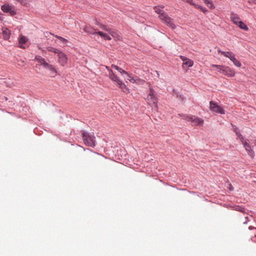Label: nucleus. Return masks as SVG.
Returning a JSON list of instances; mask_svg holds the SVG:
<instances>
[{
    "mask_svg": "<svg viewBox=\"0 0 256 256\" xmlns=\"http://www.w3.org/2000/svg\"><path fill=\"white\" fill-rule=\"evenodd\" d=\"M212 68H216L218 72L223 74L228 77H233L235 75V71L230 67L226 66L212 64Z\"/></svg>",
    "mask_w": 256,
    "mask_h": 256,
    "instance_id": "nucleus-1",
    "label": "nucleus"
},
{
    "mask_svg": "<svg viewBox=\"0 0 256 256\" xmlns=\"http://www.w3.org/2000/svg\"><path fill=\"white\" fill-rule=\"evenodd\" d=\"M82 136L84 142L86 145L92 147L95 146L96 140L93 134L82 132Z\"/></svg>",
    "mask_w": 256,
    "mask_h": 256,
    "instance_id": "nucleus-2",
    "label": "nucleus"
},
{
    "mask_svg": "<svg viewBox=\"0 0 256 256\" xmlns=\"http://www.w3.org/2000/svg\"><path fill=\"white\" fill-rule=\"evenodd\" d=\"M146 100L149 104L155 105V106L157 108L158 100L156 97V93L151 88H150V92L147 96Z\"/></svg>",
    "mask_w": 256,
    "mask_h": 256,
    "instance_id": "nucleus-3",
    "label": "nucleus"
},
{
    "mask_svg": "<svg viewBox=\"0 0 256 256\" xmlns=\"http://www.w3.org/2000/svg\"><path fill=\"white\" fill-rule=\"evenodd\" d=\"M160 19L172 29H174L176 28L174 20L168 16L166 14H162V15L160 16Z\"/></svg>",
    "mask_w": 256,
    "mask_h": 256,
    "instance_id": "nucleus-4",
    "label": "nucleus"
},
{
    "mask_svg": "<svg viewBox=\"0 0 256 256\" xmlns=\"http://www.w3.org/2000/svg\"><path fill=\"white\" fill-rule=\"evenodd\" d=\"M210 109L212 112L220 114H224L225 113L224 110L218 106L216 102L210 101Z\"/></svg>",
    "mask_w": 256,
    "mask_h": 256,
    "instance_id": "nucleus-5",
    "label": "nucleus"
},
{
    "mask_svg": "<svg viewBox=\"0 0 256 256\" xmlns=\"http://www.w3.org/2000/svg\"><path fill=\"white\" fill-rule=\"evenodd\" d=\"M58 62L62 66H66L68 62V58L65 54L60 51L58 54Z\"/></svg>",
    "mask_w": 256,
    "mask_h": 256,
    "instance_id": "nucleus-6",
    "label": "nucleus"
},
{
    "mask_svg": "<svg viewBox=\"0 0 256 256\" xmlns=\"http://www.w3.org/2000/svg\"><path fill=\"white\" fill-rule=\"evenodd\" d=\"M1 8L4 12H10L12 16H14L16 14L15 10L8 4L2 5Z\"/></svg>",
    "mask_w": 256,
    "mask_h": 256,
    "instance_id": "nucleus-7",
    "label": "nucleus"
},
{
    "mask_svg": "<svg viewBox=\"0 0 256 256\" xmlns=\"http://www.w3.org/2000/svg\"><path fill=\"white\" fill-rule=\"evenodd\" d=\"M180 58L183 61L182 67L184 68V66H188V67H192L193 66L194 62L192 60L186 58L184 56H180Z\"/></svg>",
    "mask_w": 256,
    "mask_h": 256,
    "instance_id": "nucleus-8",
    "label": "nucleus"
},
{
    "mask_svg": "<svg viewBox=\"0 0 256 256\" xmlns=\"http://www.w3.org/2000/svg\"><path fill=\"white\" fill-rule=\"evenodd\" d=\"M108 76L110 80L116 82L117 86L119 84L120 82H122V80H120L119 78L114 74L112 70H108Z\"/></svg>",
    "mask_w": 256,
    "mask_h": 256,
    "instance_id": "nucleus-9",
    "label": "nucleus"
},
{
    "mask_svg": "<svg viewBox=\"0 0 256 256\" xmlns=\"http://www.w3.org/2000/svg\"><path fill=\"white\" fill-rule=\"evenodd\" d=\"M230 18L233 23L236 26L242 21L238 14L234 13L230 14Z\"/></svg>",
    "mask_w": 256,
    "mask_h": 256,
    "instance_id": "nucleus-10",
    "label": "nucleus"
},
{
    "mask_svg": "<svg viewBox=\"0 0 256 256\" xmlns=\"http://www.w3.org/2000/svg\"><path fill=\"white\" fill-rule=\"evenodd\" d=\"M10 36V31L7 28H2V36L4 40H8Z\"/></svg>",
    "mask_w": 256,
    "mask_h": 256,
    "instance_id": "nucleus-11",
    "label": "nucleus"
},
{
    "mask_svg": "<svg viewBox=\"0 0 256 256\" xmlns=\"http://www.w3.org/2000/svg\"><path fill=\"white\" fill-rule=\"evenodd\" d=\"M84 30L90 34H96L97 32V30L90 26L86 25L84 28Z\"/></svg>",
    "mask_w": 256,
    "mask_h": 256,
    "instance_id": "nucleus-12",
    "label": "nucleus"
},
{
    "mask_svg": "<svg viewBox=\"0 0 256 256\" xmlns=\"http://www.w3.org/2000/svg\"><path fill=\"white\" fill-rule=\"evenodd\" d=\"M34 60L41 65H42L44 68H45L46 65L48 64L46 62L45 59L40 56H36L34 58Z\"/></svg>",
    "mask_w": 256,
    "mask_h": 256,
    "instance_id": "nucleus-13",
    "label": "nucleus"
},
{
    "mask_svg": "<svg viewBox=\"0 0 256 256\" xmlns=\"http://www.w3.org/2000/svg\"><path fill=\"white\" fill-rule=\"evenodd\" d=\"M196 126H202L204 124V120L201 118L193 116L192 121Z\"/></svg>",
    "mask_w": 256,
    "mask_h": 256,
    "instance_id": "nucleus-14",
    "label": "nucleus"
},
{
    "mask_svg": "<svg viewBox=\"0 0 256 256\" xmlns=\"http://www.w3.org/2000/svg\"><path fill=\"white\" fill-rule=\"evenodd\" d=\"M109 34L115 40H120L121 36L118 32L111 30Z\"/></svg>",
    "mask_w": 256,
    "mask_h": 256,
    "instance_id": "nucleus-15",
    "label": "nucleus"
},
{
    "mask_svg": "<svg viewBox=\"0 0 256 256\" xmlns=\"http://www.w3.org/2000/svg\"><path fill=\"white\" fill-rule=\"evenodd\" d=\"M118 86L122 90L124 93L128 94L130 92L129 89L126 85L122 81L119 83Z\"/></svg>",
    "mask_w": 256,
    "mask_h": 256,
    "instance_id": "nucleus-16",
    "label": "nucleus"
},
{
    "mask_svg": "<svg viewBox=\"0 0 256 256\" xmlns=\"http://www.w3.org/2000/svg\"><path fill=\"white\" fill-rule=\"evenodd\" d=\"M244 146V147L246 150L248 152V154L252 156L254 154V152L252 151V150L250 146L246 142H243Z\"/></svg>",
    "mask_w": 256,
    "mask_h": 256,
    "instance_id": "nucleus-17",
    "label": "nucleus"
},
{
    "mask_svg": "<svg viewBox=\"0 0 256 256\" xmlns=\"http://www.w3.org/2000/svg\"><path fill=\"white\" fill-rule=\"evenodd\" d=\"M218 53L220 54H221L224 56L229 58L230 59L232 56H234V54L230 52H224L221 50L220 49L218 50Z\"/></svg>",
    "mask_w": 256,
    "mask_h": 256,
    "instance_id": "nucleus-18",
    "label": "nucleus"
},
{
    "mask_svg": "<svg viewBox=\"0 0 256 256\" xmlns=\"http://www.w3.org/2000/svg\"><path fill=\"white\" fill-rule=\"evenodd\" d=\"M28 41V38L24 36H20L19 40V46L22 48H24L23 44H24Z\"/></svg>",
    "mask_w": 256,
    "mask_h": 256,
    "instance_id": "nucleus-19",
    "label": "nucleus"
},
{
    "mask_svg": "<svg viewBox=\"0 0 256 256\" xmlns=\"http://www.w3.org/2000/svg\"><path fill=\"white\" fill-rule=\"evenodd\" d=\"M96 34H98L106 40H110L112 39L110 35L102 32L97 31Z\"/></svg>",
    "mask_w": 256,
    "mask_h": 256,
    "instance_id": "nucleus-20",
    "label": "nucleus"
},
{
    "mask_svg": "<svg viewBox=\"0 0 256 256\" xmlns=\"http://www.w3.org/2000/svg\"><path fill=\"white\" fill-rule=\"evenodd\" d=\"M44 68H47L52 72V74H54V76L57 74V70L52 65L48 64L46 65V67Z\"/></svg>",
    "mask_w": 256,
    "mask_h": 256,
    "instance_id": "nucleus-21",
    "label": "nucleus"
},
{
    "mask_svg": "<svg viewBox=\"0 0 256 256\" xmlns=\"http://www.w3.org/2000/svg\"><path fill=\"white\" fill-rule=\"evenodd\" d=\"M160 8H164V6H154V10L156 13L159 14V18H160V16L162 15V14H166L164 10H162V9H160Z\"/></svg>",
    "mask_w": 256,
    "mask_h": 256,
    "instance_id": "nucleus-22",
    "label": "nucleus"
},
{
    "mask_svg": "<svg viewBox=\"0 0 256 256\" xmlns=\"http://www.w3.org/2000/svg\"><path fill=\"white\" fill-rule=\"evenodd\" d=\"M234 63V64L238 66V67H240L241 66V63L239 60H238L235 57L234 55L232 57V58L230 59Z\"/></svg>",
    "mask_w": 256,
    "mask_h": 256,
    "instance_id": "nucleus-23",
    "label": "nucleus"
},
{
    "mask_svg": "<svg viewBox=\"0 0 256 256\" xmlns=\"http://www.w3.org/2000/svg\"><path fill=\"white\" fill-rule=\"evenodd\" d=\"M128 76L127 80L132 83L137 82V80H139L137 76H136V77L132 76L130 74H129V76Z\"/></svg>",
    "mask_w": 256,
    "mask_h": 256,
    "instance_id": "nucleus-24",
    "label": "nucleus"
},
{
    "mask_svg": "<svg viewBox=\"0 0 256 256\" xmlns=\"http://www.w3.org/2000/svg\"><path fill=\"white\" fill-rule=\"evenodd\" d=\"M240 28L244 30H248V28L242 21H241L238 25Z\"/></svg>",
    "mask_w": 256,
    "mask_h": 256,
    "instance_id": "nucleus-25",
    "label": "nucleus"
},
{
    "mask_svg": "<svg viewBox=\"0 0 256 256\" xmlns=\"http://www.w3.org/2000/svg\"><path fill=\"white\" fill-rule=\"evenodd\" d=\"M98 25L100 26V28L105 30V31H106V32H108V33H110V31L112 30L108 26H106V25H104V24H98Z\"/></svg>",
    "mask_w": 256,
    "mask_h": 256,
    "instance_id": "nucleus-26",
    "label": "nucleus"
},
{
    "mask_svg": "<svg viewBox=\"0 0 256 256\" xmlns=\"http://www.w3.org/2000/svg\"><path fill=\"white\" fill-rule=\"evenodd\" d=\"M192 6H194L195 8L200 10L203 12H207V10L206 8H203L198 4H196L194 3V4H192Z\"/></svg>",
    "mask_w": 256,
    "mask_h": 256,
    "instance_id": "nucleus-27",
    "label": "nucleus"
},
{
    "mask_svg": "<svg viewBox=\"0 0 256 256\" xmlns=\"http://www.w3.org/2000/svg\"><path fill=\"white\" fill-rule=\"evenodd\" d=\"M46 50L49 52H52L56 54H58V52H60V50L56 48H54L52 46H48L46 48Z\"/></svg>",
    "mask_w": 256,
    "mask_h": 256,
    "instance_id": "nucleus-28",
    "label": "nucleus"
},
{
    "mask_svg": "<svg viewBox=\"0 0 256 256\" xmlns=\"http://www.w3.org/2000/svg\"><path fill=\"white\" fill-rule=\"evenodd\" d=\"M192 118H193L192 116L187 115V116H183V118L184 120H186L187 121H192Z\"/></svg>",
    "mask_w": 256,
    "mask_h": 256,
    "instance_id": "nucleus-29",
    "label": "nucleus"
},
{
    "mask_svg": "<svg viewBox=\"0 0 256 256\" xmlns=\"http://www.w3.org/2000/svg\"><path fill=\"white\" fill-rule=\"evenodd\" d=\"M55 36L57 38H58L62 42L64 43H66L68 42V40L65 39L64 38L58 36Z\"/></svg>",
    "mask_w": 256,
    "mask_h": 256,
    "instance_id": "nucleus-30",
    "label": "nucleus"
},
{
    "mask_svg": "<svg viewBox=\"0 0 256 256\" xmlns=\"http://www.w3.org/2000/svg\"><path fill=\"white\" fill-rule=\"evenodd\" d=\"M204 2L207 5V6H209V4H210V6H213V4L210 0H203Z\"/></svg>",
    "mask_w": 256,
    "mask_h": 256,
    "instance_id": "nucleus-31",
    "label": "nucleus"
},
{
    "mask_svg": "<svg viewBox=\"0 0 256 256\" xmlns=\"http://www.w3.org/2000/svg\"><path fill=\"white\" fill-rule=\"evenodd\" d=\"M232 126L234 128V131L235 132L236 135H238V134H240V132H238V128L236 126H235L232 124Z\"/></svg>",
    "mask_w": 256,
    "mask_h": 256,
    "instance_id": "nucleus-32",
    "label": "nucleus"
},
{
    "mask_svg": "<svg viewBox=\"0 0 256 256\" xmlns=\"http://www.w3.org/2000/svg\"><path fill=\"white\" fill-rule=\"evenodd\" d=\"M236 136H238V138L242 142V144H243V142H244V138L240 133L239 134H238V135H236Z\"/></svg>",
    "mask_w": 256,
    "mask_h": 256,
    "instance_id": "nucleus-33",
    "label": "nucleus"
},
{
    "mask_svg": "<svg viewBox=\"0 0 256 256\" xmlns=\"http://www.w3.org/2000/svg\"><path fill=\"white\" fill-rule=\"evenodd\" d=\"M120 73L122 74H126L127 76H129V74H128L126 71L123 70L122 69V70H121V72H120Z\"/></svg>",
    "mask_w": 256,
    "mask_h": 256,
    "instance_id": "nucleus-34",
    "label": "nucleus"
},
{
    "mask_svg": "<svg viewBox=\"0 0 256 256\" xmlns=\"http://www.w3.org/2000/svg\"><path fill=\"white\" fill-rule=\"evenodd\" d=\"M112 67L113 68H114L116 69V70H118V66H115V65H112Z\"/></svg>",
    "mask_w": 256,
    "mask_h": 256,
    "instance_id": "nucleus-35",
    "label": "nucleus"
},
{
    "mask_svg": "<svg viewBox=\"0 0 256 256\" xmlns=\"http://www.w3.org/2000/svg\"><path fill=\"white\" fill-rule=\"evenodd\" d=\"M208 8H210L211 9H214V6L213 5L212 7L210 6V4H209V6H208Z\"/></svg>",
    "mask_w": 256,
    "mask_h": 256,
    "instance_id": "nucleus-36",
    "label": "nucleus"
},
{
    "mask_svg": "<svg viewBox=\"0 0 256 256\" xmlns=\"http://www.w3.org/2000/svg\"><path fill=\"white\" fill-rule=\"evenodd\" d=\"M122 70V69L120 68H118L117 70H118L120 72H121Z\"/></svg>",
    "mask_w": 256,
    "mask_h": 256,
    "instance_id": "nucleus-37",
    "label": "nucleus"
},
{
    "mask_svg": "<svg viewBox=\"0 0 256 256\" xmlns=\"http://www.w3.org/2000/svg\"><path fill=\"white\" fill-rule=\"evenodd\" d=\"M156 72L158 76L159 77V76H160L159 74L158 73V72L157 71H156Z\"/></svg>",
    "mask_w": 256,
    "mask_h": 256,
    "instance_id": "nucleus-38",
    "label": "nucleus"
},
{
    "mask_svg": "<svg viewBox=\"0 0 256 256\" xmlns=\"http://www.w3.org/2000/svg\"><path fill=\"white\" fill-rule=\"evenodd\" d=\"M253 2H254V4H256V0H254L253 1Z\"/></svg>",
    "mask_w": 256,
    "mask_h": 256,
    "instance_id": "nucleus-39",
    "label": "nucleus"
}]
</instances>
